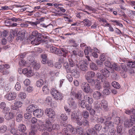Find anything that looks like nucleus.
Wrapping results in <instances>:
<instances>
[{
	"mask_svg": "<svg viewBox=\"0 0 135 135\" xmlns=\"http://www.w3.org/2000/svg\"><path fill=\"white\" fill-rule=\"evenodd\" d=\"M42 35L38 33L37 31H34L32 33V35L29 37V39L32 44L37 45L38 42L41 40Z\"/></svg>",
	"mask_w": 135,
	"mask_h": 135,
	"instance_id": "nucleus-1",
	"label": "nucleus"
},
{
	"mask_svg": "<svg viewBox=\"0 0 135 135\" xmlns=\"http://www.w3.org/2000/svg\"><path fill=\"white\" fill-rule=\"evenodd\" d=\"M52 125H51V123L50 118L46 119L45 120V124H42L39 125V129L45 130H47L49 132H53L54 129L52 128Z\"/></svg>",
	"mask_w": 135,
	"mask_h": 135,
	"instance_id": "nucleus-2",
	"label": "nucleus"
},
{
	"mask_svg": "<svg viewBox=\"0 0 135 135\" xmlns=\"http://www.w3.org/2000/svg\"><path fill=\"white\" fill-rule=\"evenodd\" d=\"M28 62L33 67V68L36 70L39 69L40 67V64L36 63L34 57L30 56L28 58Z\"/></svg>",
	"mask_w": 135,
	"mask_h": 135,
	"instance_id": "nucleus-3",
	"label": "nucleus"
},
{
	"mask_svg": "<svg viewBox=\"0 0 135 135\" xmlns=\"http://www.w3.org/2000/svg\"><path fill=\"white\" fill-rule=\"evenodd\" d=\"M86 80L90 85L94 86L97 90H99L101 89L102 87L100 84L94 79L90 78Z\"/></svg>",
	"mask_w": 135,
	"mask_h": 135,
	"instance_id": "nucleus-4",
	"label": "nucleus"
},
{
	"mask_svg": "<svg viewBox=\"0 0 135 135\" xmlns=\"http://www.w3.org/2000/svg\"><path fill=\"white\" fill-rule=\"evenodd\" d=\"M66 71L68 73H71L72 76L75 78H77L80 76V74L76 69L71 68L68 66H66Z\"/></svg>",
	"mask_w": 135,
	"mask_h": 135,
	"instance_id": "nucleus-5",
	"label": "nucleus"
},
{
	"mask_svg": "<svg viewBox=\"0 0 135 135\" xmlns=\"http://www.w3.org/2000/svg\"><path fill=\"white\" fill-rule=\"evenodd\" d=\"M51 93L56 99L60 100L62 99V94L55 89H52Z\"/></svg>",
	"mask_w": 135,
	"mask_h": 135,
	"instance_id": "nucleus-6",
	"label": "nucleus"
},
{
	"mask_svg": "<svg viewBox=\"0 0 135 135\" xmlns=\"http://www.w3.org/2000/svg\"><path fill=\"white\" fill-rule=\"evenodd\" d=\"M10 67L9 64H3L0 65V72L2 73L3 75H7L9 73L8 69Z\"/></svg>",
	"mask_w": 135,
	"mask_h": 135,
	"instance_id": "nucleus-7",
	"label": "nucleus"
},
{
	"mask_svg": "<svg viewBox=\"0 0 135 135\" xmlns=\"http://www.w3.org/2000/svg\"><path fill=\"white\" fill-rule=\"evenodd\" d=\"M10 67L9 64H3L0 65V72L2 73L3 75H7L9 73L8 69Z\"/></svg>",
	"mask_w": 135,
	"mask_h": 135,
	"instance_id": "nucleus-8",
	"label": "nucleus"
},
{
	"mask_svg": "<svg viewBox=\"0 0 135 135\" xmlns=\"http://www.w3.org/2000/svg\"><path fill=\"white\" fill-rule=\"evenodd\" d=\"M135 118L134 116L131 117V119L125 120L124 124L125 127L127 128L132 126L134 122Z\"/></svg>",
	"mask_w": 135,
	"mask_h": 135,
	"instance_id": "nucleus-9",
	"label": "nucleus"
},
{
	"mask_svg": "<svg viewBox=\"0 0 135 135\" xmlns=\"http://www.w3.org/2000/svg\"><path fill=\"white\" fill-rule=\"evenodd\" d=\"M81 88L85 93H88L90 92L91 93L93 91L92 89H90L89 84L86 83H83L81 85Z\"/></svg>",
	"mask_w": 135,
	"mask_h": 135,
	"instance_id": "nucleus-10",
	"label": "nucleus"
},
{
	"mask_svg": "<svg viewBox=\"0 0 135 135\" xmlns=\"http://www.w3.org/2000/svg\"><path fill=\"white\" fill-rule=\"evenodd\" d=\"M45 112L47 115L50 118H54L55 116V111L51 108H47L45 110Z\"/></svg>",
	"mask_w": 135,
	"mask_h": 135,
	"instance_id": "nucleus-11",
	"label": "nucleus"
},
{
	"mask_svg": "<svg viewBox=\"0 0 135 135\" xmlns=\"http://www.w3.org/2000/svg\"><path fill=\"white\" fill-rule=\"evenodd\" d=\"M16 94L15 92H9L5 95V97L9 101L14 100L16 98Z\"/></svg>",
	"mask_w": 135,
	"mask_h": 135,
	"instance_id": "nucleus-12",
	"label": "nucleus"
},
{
	"mask_svg": "<svg viewBox=\"0 0 135 135\" xmlns=\"http://www.w3.org/2000/svg\"><path fill=\"white\" fill-rule=\"evenodd\" d=\"M83 55L84 52H83L76 48L75 49V50L72 51L71 57L73 55L75 56H76L78 55L79 56L81 57L83 56Z\"/></svg>",
	"mask_w": 135,
	"mask_h": 135,
	"instance_id": "nucleus-13",
	"label": "nucleus"
},
{
	"mask_svg": "<svg viewBox=\"0 0 135 135\" xmlns=\"http://www.w3.org/2000/svg\"><path fill=\"white\" fill-rule=\"evenodd\" d=\"M39 129V125L37 126L35 125L32 126L29 135H35L38 129L39 131H42L41 130H40Z\"/></svg>",
	"mask_w": 135,
	"mask_h": 135,
	"instance_id": "nucleus-14",
	"label": "nucleus"
},
{
	"mask_svg": "<svg viewBox=\"0 0 135 135\" xmlns=\"http://www.w3.org/2000/svg\"><path fill=\"white\" fill-rule=\"evenodd\" d=\"M81 91H79L77 93H76L74 91H72L70 93L71 96H73L75 97V98L76 99H78V101H80L81 100L82 94Z\"/></svg>",
	"mask_w": 135,
	"mask_h": 135,
	"instance_id": "nucleus-15",
	"label": "nucleus"
},
{
	"mask_svg": "<svg viewBox=\"0 0 135 135\" xmlns=\"http://www.w3.org/2000/svg\"><path fill=\"white\" fill-rule=\"evenodd\" d=\"M95 74L94 72L93 71H88L86 72L85 75L86 79L92 78L94 77Z\"/></svg>",
	"mask_w": 135,
	"mask_h": 135,
	"instance_id": "nucleus-16",
	"label": "nucleus"
},
{
	"mask_svg": "<svg viewBox=\"0 0 135 135\" xmlns=\"http://www.w3.org/2000/svg\"><path fill=\"white\" fill-rule=\"evenodd\" d=\"M43 114V111L41 109H36L33 113L34 116L39 118L41 117Z\"/></svg>",
	"mask_w": 135,
	"mask_h": 135,
	"instance_id": "nucleus-17",
	"label": "nucleus"
},
{
	"mask_svg": "<svg viewBox=\"0 0 135 135\" xmlns=\"http://www.w3.org/2000/svg\"><path fill=\"white\" fill-rule=\"evenodd\" d=\"M88 64V61H84L79 65V68L81 70L83 71H86L88 70V67L86 65Z\"/></svg>",
	"mask_w": 135,
	"mask_h": 135,
	"instance_id": "nucleus-18",
	"label": "nucleus"
},
{
	"mask_svg": "<svg viewBox=\"0 0 135 135\" xmlns=\"http://www.w3.org/2000/svg\"><path fill=\"white\" fill-rule=\"evenodd\" d=\"M69 63H66L64 64V66L66 69V66L70 67L71 68H73V67L75 65V64L72 59H69Z\"/></svg>",
	"mask_w": 135,
	"mask_h": 135,
	"instance_id": "nucleus-19",
	"label": "nucleus"
},
{
	"mask_svg": "<svg viewBox=\"0 0 135 135\" xmlns=\"http://www.w3.org/2000/svg\"><path fill=\"white\" fill-rule=\"evenodd\" d=\"M100 72L105 78L109 77L110 75L109 71L106 69L104 68L100 70Z\"/></svg>",
	"mask_w": 135,
	"mask_h": 135,
	"instance_id": "nucleus-20",
	"label": "nucleus"
},
{
	"mask_svg": "<svg viewBox=\"0 0 135 135\" xmlns=\"http://www.w3.org/2000/svg\"><path fill=\"white\" fill-rule=\"evenodd\" d=\"M25 31H19L17 34L18 37L19 39L21 40H22L25 37Z\"/></svg>",
	"mask_w": 135,
	"mask_h": 135,
	"instance_id": "nucleus-21",
	"label": "nucleus"
},
{
	"mask_svg": "<svg viewBox=\"0 0 135 135\" xmlns=\"http://www.w3.org/2000/svg\"><path fill=\"white\" fill-rule=\"evenodd\" d=\"M101 96V93L100 92L98 91L94 92L93 95V98L97 100L100 99Z\"/></svg>",
	"mask_w": 135,
	"mask_h": 135,
	"instance_id": "nucleus-22",
	"label": "nucleus"
},
{
	"mask_svg": "<svg viewBox=\"0 0 135 135\" xmlns=\"http://www.w3.org/2000/svg\"><path fill=\"white\" fill-rule=\"evenodd\" d=\"M88 135H93L97 134V131L93 128H91L87 130L86 131V133Z\"/></svg>",
	"mask_w": 135,
	"mask_h": 135,
	"instance_id": "nucleus-23",
	"label": "nucleus"
},
{
	"mask_svg": "<svg viewBox=\"0 0 135 135\" xmlns=\"http://www.w3.org/2000/svg\"><path fill=\"white\" fill-rule=\"evenodd\" d=\"M14 117V114L13 112L11 111L8 113H7L4 116V118L7 120H10L13 118Z\"/></svg>",
	"mask_w": 135,
	"mask_h": 135,
	"instance_id": "nucleus-24",
	"label": "nucleus"
},
{
	"mask_svg": "<svg viewBox=\"0 0 135 135\" xmlns=\"http://www.w3.org/2000/svg\"><path fill=\"white\" fill-rule=\"evenodd\" d=\"M36 108L34 105L32 104L28 106L26 108V110L28 112L32 113L35 111Z\"/></svg>",
	"mask_w": 135,
	"mask_h": 135,
	"instance_id": "nucleus-25",
	"label": "nucleus"
},
{
	"mask_svg": "<svg viewBox=\"0 0 135 135\" xmlns=\"http://www.w3.org/2000/svg\"><path fill=\"white\" fill-rule=\"evenodd\" d=\"M101 105L105 109V110H107L108 108V103L104 99L102 100L101 101Z\"/></svg>",
	"mask_w": 135,
	"mask_h": 135,
	"instance_id": "nucleus-26",
	"label": "nucleus"
},
{
	"mask_svg": "<svg viewBox=\"0 0 135 135\" xmlns=\"http://www.w3.org/2000/svg\"><path fill=\"white\" fill-rule=\"evenodd\" d=\"M18 130L22 133L24 132L26 129V127L23 124H20L19 125L18 127Z\"/></svg>",
	"mask_w": 135,
	"mask_h": 135,
	"instance_id": "nucleus-27",
	"label": "nucleus"
},
{
	"mask_svg": "<svg viewBox=\"0 0 135 135\" xmlns=\"http://www.w3.org/2000/svg\"><path fill=\"white\" fill-rule=\"evenodd\" d=\"M83 20L84 21H83L82 22H83V24L85 26L89 27L92 24L91 21H89L88 19H84Z\"/></svg>",
	"mask_w": 135,
	"mask_h": 135,
	"instance_id": "nucleus-28",
	"label": "nucleus"
},
{
	"mask_svg": "<svg viewBox=\"0 0 135 135\" xmlns=\"http://www.w3.org/2000/svg\"><path fill=\"white\" fill-rule=\"evenodd\" d=\"M112 85L113 87L116 89H119L120 88V85L115 81H113L112 83Z\"/></svg>",
	"mask_w": 135,
	"mask_h": 135,
	"instance_id": "nucleus-29",
	"label": "nucleus"
},
{
	"mask_svg": "<svg viewBox=\"0 0 135 135\" xmlns=\"http://www.w3.org/2000/svg\"><path fill=\"white\" fill-rule=\"evenodd\" d=\"M90 67L91 69L94 70H97L98 69V68L96 64L92 62L90 63Z\"/></svg>",
	"mask_w": 135,
	"mask_h": 135,
	"instance_id": "nucleus-30",
	"label": "nucleus"
},
{
	"mask_svg": "<svg viewBox=\"0 0 135 135\" xmlns=\"http://www.w3.org/2000/svg\"><path fill=\"white\" fill-rule=\"evenodd\" d=\"M7 130V127L5 125H2L0 127V132L4 133Z\"/></svg>",
	"mask_w": 135,
	"mask_h": 135,
	"instance_id": "nucleus-31",
	"label": "nucleus"
},
{
	"mask_svg": "<svg viewBox=\"0 0 135 135\" xmlns=\"http://www.w3.org/2000/svg\"><path fill=\"white\" fill-rule=\"evenodd\" d=\"M69 131L71 133L73 134H75L77 133L76 129L74 128L71 125H69Z\"/></svg>",
	"mask_w": 135,
	"mask_h": 135,
	"instance_id": "nucleus-32",
	"label": "nucleus"
},
{
	"mask_svg": "<svg viewBox=\"0 0 135 135\" xmlns=\"http://www.w3.org/2000/svg\"><path fill=\"white\" fill-rule=\"evenodd\" d=\"M44 83V81L42 79H40L37 81L36 85L37 87H40L42 86Z\"/></svg>",
	"mask_w": 135,
	"mask_h": 135,
	"instance_id": "nucleus-33",
	"label": "nucleus"
},
{
	"mask_svg": "<svg viewBox=\"0 0 135 135\" xmlns=\"http://www.w3.org/2000/svg\"><path fill=\"white\" fill-rule=\"evenodd\" d=\"M78 103L80 104V106L81 108H84L86 107V104L85 103V101L84 100H81V102L80 101H78Z\"/></svg>",
	"mask_w": 135,
	"mask_h": 135,
	"instance_id": "nucleus-34",
	"label": "nucleus"
},
{
	"mask_svg": "<svg viewBox=\"0 0 135 135\" xmlns=\"http://www.w3.org/2000/svg\"><path fill=\"white\" fill-rule=\"evenodd\" d=\"M17 130L14 128H12L10 130V132L13 135H20V134L17 132Z\"/></svg>",
	"mask_w": 135,
	"mask_h": 135,
	"instance_id": "nucleus-35",
	"label": "nucleus"
},
{
	"mask_svg": "<svg viewBox=\"0 0 135 135\" xmlns=\"http://www.w3.org/2000/svg\"><path fill=\"white\" fill-rule=\"evenodd\" d=\"M82 114L83 117L86 119L88 118L89 115L88 112L87 110H85L83 111Z\"/></svg>",
	"mask_w": 135,
	"mask_h": 135,
	"instance_id": "nucleus-36",
	"label": "nucleus"
},
{
	"mask_svg": "<svg viewBox=\"0 0 135 135\" xmlns=\"http://www.w3.org/2000/svg\"><path fill=\"white\" fill-rule=\"evenodd\" d=\"M62 56H64L66 57L67 55L68 54L69 52L66 49L64 48H62Z\"/></svg>",
	"mask_w": 135,
	"mask_h": 135,
	"instance_id": "nucleus-37",
	"label": "nucleus"
},
{
	"mask_svg": "<svg viewBox=\"0 0 135 135\" xmlns=\"http://www.w3.org/2000/svg\"><path fill=\"white\" fill-rule=\"evenodd\" d=\"M96 75L97 79H100L102 80V81H103L104 76L102 73H98L96 74Z\"/></svg>",
	"mask_w": 135,
	"mask_h": 135,
	"instance_id": "nucleus-38",
	"label": "nucleus"
},
{
	"mask_svg": "<svg viewBox=\"0 0 135 135\" xmlns=\"http://www.w3.org/2000/svg\"><path fill=\"white\" fill-rule=\"evenodd\" d=\"M26 96V93L24 92H20L18 94L19 97L22 99H25Z\"/></svg>",
	"mask_w": 135,
	"mask_h": 135,
	"instance_id": "nucleus-39",
	"label": "nucleus"
},
{
	"mask_svg": "<svg viewBox=\"0 0 135 135\" xmlns=\"http://www.w3.org/2000/svg\"><path fill=\"white\" fill-rule=\"evenodd\" d=\"M76 130L81 135L84 133V129L81 127H77L76 128Z\"/></svg>",
	"mask_w": 135,
	"mask_h": 135,
	"instance_id": "nucleus-40",
	"label": "nucleus"
},
{
	"mask_svg": "<svg viewBox=\"0 0 135 135\" xmlns=\"http://www.w3.org/2000/svg\"><path fill=\"white\" fill-rule=\"evenodd\" d=\"M57 73V72H56V73L53 71L50 70L49 72L48 75L50 78H52Z\"/></svg>",
	"mask_w": 135,
	"mask_h": 135,
	"instance_id": "nucleus-41",
	"label": "nucleus"
},
{
	"mask_svg": "<svg viewBox=\"0 0 135 135\" xmlns=\"http://www.w3.org/2000/svg\"><path fill=\"white\" fill-rule=\"evenodd\" d=\"M23 118L22 114H19L17 116L16 119L18 122H20L22 120Z\"/></svg>",
	"mask_w": 135,
	"mask_h": 135,
	"instance_id": "nucleus-42",
	"label": "nucleus"
},
{
	"mask_svg": "<svg viewBox=\"0 0 135 135\" xmlns=\"http://www.w3.org/2000/svg\"><path fill=\"white\" fill-rule=\"evenodd\" d=\"M115 132V130L113 128H111L109 129L108 134V135H114Z\"/></svg>",
	"mask_w": 135,
	"mask_h": 135,
	"instance_id": "nucleus-43",
	"label": "nucleus"
},
{
	"mask_svg": "<svg viewBox=\"0 0 135 135\" xmlns=\"http://www.w3.org/2000/svg\"><path fill=\"white\" fill-rule=\"evenodd\" d=\"M77 118L75 119L76 123L79 125L81 126L82 125V122L81 121V119H80L79 118V115H76Z\"/></svg>",
	"mask_w": 135,
	"mask_h": 135,
	"instance_id": "nucleus-44",
	"label": "nucleus"
},
{
	"mask_svg": "<svg viewBox=\"0 0 135 135\" xmlns=\"http://www.w3.org/2000/svg\"><path fill=\"white\" fill-rule=\"evenodd\" d=\"M110 128L109 127V126L106 125V123H105V126L103 127L102 130L104 132L106 133L107 132Z\"/></svg>",
	"mask_w": 135,
	"mask_h": 135,
	"instance_id": "nucleus-45",
	"label": "nucleus"
},
{
	"mask_svg": "<svg viewBox=\"0 0 135 135\" xmlns=\"http://www.w3.org/2000/svg\"><path fill=\"white\" fill-rule=\"evenodd\" d=\"M26 64V62L24 60L21 59L19 62V65L21 66H24Z\"/></svg>",
	"mask_w": 135,
	"mask_h": 135,
	"instance_id": "nucleus-46",
	"label": "nucleus"
},
{
	"mask_svg": "<svg viewBox=\"0 0 135 135\" xmlns=\"http://www.w3.org/2000/svg\"><path fill=\"white\" fill-rule=\"evenodd\" d=\"M26 22L27 23L31 24L32 26H36L37 24H38L40 23V22L39 21H36L35 22H32V21H26Z\"/></svg>",
	"mask_w": 135,
	"mask_h": 135,
	"instance_id": "nucleus-47",
	"label": "nucleus"
},
{
	"mask_svg": "<svg viewBox=\"0 0 135 135\" xmlns=\"http://www.w3.org/2000/svg\"><path fill=\"white\" fill-rule=\"evenodd\" d=\"M75 112L74 111L71 114V118L73 120H75L77 118L76 115H77V114L76 113L75 114Z\"/></svg>",
	"mask_w": 135,
	"mask_h": 135,
	"instance_id": "nucleus-48",
	"label": "nucleus"
},
{
	"mask_svg": "<svg viewBox=\"0 0 135 135\" xmlns=\"http://www.w3.org/2000/svg\"><path fill=\"white\" fill-rule=\"evenodd\" d=\"M14 104L16 105L18 108L21 107L22 105V103L20 101H15L14 103Z\"/></svg>",
	"mask_w": 135,
	"mask_h": 135,
	"instance_id": "nucleus-49",
	"label": "nucleus"
},
{
	"mask_svg": "<svg viewBox=\"0 0 135 135\" xmlns=\"http://www.w3.org/2000/svg\"><path fill=\"white\" fill-rule=\"evenodd\" d=\"M123 127L121 126H118L117 127V132L119 134H121L122 133Z\"/></svg>",
	"mask_w": 135,
	"mask_h": 135,
	"instance_id": "nucleus-50",
	"label": "nucleus"
},
{
	"mask_svg": "<svg viewBox=\"0 0 135 135\" xmlns=\"http://www.w3.org/2000/svg\"><path fill=\"white\" fill-rule=\"evenodd\" d=\"M24 90L27 92H31L33 90V87L30 86L28 87L26 86L24 88Z\"/></svg>",
	"mask_w": 135,
	"mask_h": 135,
	"instance_id": "nucleus-51",
	"label": "nucleus"
},
{
	"mask_svg": "<svg viewBox=\"0 0 135 135\" xmlns=\"http://www.w3.org/2000/svg\"><path fill=\"white\" fill-rule=\"evenodd\" d=\"M43 27L46 28L48 30L50 31L52 30L53 28V25L50 24L46 26L44 25Z\"/></svg>",
	"mask_w": 135,
	"mask_h": 135,
	"instance_id": "nucleus-52",
	"label": "nucleus"
},
{
	"mask_svg": "<svg viewBox=\"0 0 135 135\" xmlns=\"http://www.w3.org/2000/svg\"><path fill=\"white\" fill-rule=\"evenodd\" d=\"M105 66L109 68H112L113 67V64H112L110 62L107 61L105 62Z\"/></svg>",
	"mask_w": 135,
	"mask_h": 135,
	"instance_id": "nucleus-53",
	"label": "nucleus"
},
{
	"mask_svg": "<svg viewBox=\"0 0 135 135\" xmlns=\"http://www.w3.org/2000/svg\"><path fill=\"white\" fill-rule=\"evenodd\" d=\"M82 123V124L84 126H89V121L86 119H84Z\"/></svg>",
	"mask_w": 135,
	"mask_h": 135,
	"instance_id": "nucleus-54",
	"label": "nucleus"
},
{
	"mask_svg": "<svg viewBox=\"0 0 135 135\" xmlns=\"http://www.w3.org/2000/svg\"><path fill=\"white\" fill-rule=\"evenodd\" d=\"M60 118L63 120L65 121L67 119L68 117L66 114H62L60 116Z\"/></svg>",
	"mask_w": 135,
	"mask_h": 135,
	"instance_id": "nucleus-55",
	"label": "nucleus"
},
{
	"mask_svg": "<svg viewBox=\"0 0 135 135\" xmlns=\"http://www.w3.org/2000/svg\"><path fill=\"white\" fill-rule=\"evenodd\" d=\"M94 128L95 129V130L97 132V131H99L101 129L102 126L100 124H96Z\"/></svg>",
	"mask_w": 135,
	"mask_h": 135,
	"instance_id": "nucleus-56",
	"label": "nucleus"
},
{
	"mask_svg": "<svg viewBox=\"0 0 135 135\" xmlns=\"http://www.w3.org/2000/svg\"><path fill=\"white\" fill-rule=\"evenodd\" d=\"M94 105L95 108L96 109H98L100 108V105L99 103H98V101H95L94 103Z\"/></svg>",
	"mask_w": 135,
	"mask_h": 135,
	"instance_id": "nucleus-57",
	"label": "nucleus"
},
{
	"mask_svg": "<svg viewBox=\"0 0 135 135\" xmlns=\"http://www.w3.org/2000/svg\"><path fill=\"white\" fill-rule=\"evenodd\" d=\"M42 91L45 93H47L49 91V89L46 85L44 86L42 88Z\"/></svg>",
	"mask_w": 135,
	"mask_h": 135,
	"instance_id": "nucleus-58",
	"label": "nucleus"
},
{
	"mask_svg": "<svg viewBox=\"0 0 135 135\" xmlns=\"http://www.w3.org/2000/svg\"><path fill=\"white\" fill-rule=\"evenodd\" d=\"M21 88L20 84L19 83L17 82L15 86V89L17 91H19L20 89Z\"/></svg>",
	"mask_w": 135,
	"mask_h": 135,
	"instance_id": "nucleus-59",
	"label": "nucleus"
},
{
	"mask_svg": "<svg viewBox=\"0 0 135 135\" xmlns=\"http://www.w3.org/2000/svg\"><path fill=\"white\" fill-rule=\"evenodd\" d=\"M129 133L130 135H133L135 134V128H133L129 130Z\"/></svg>",
	"mask_w": 135,
	"mask_h": 135,
	"instance_id": "nucleus-60",
	"label": "nucleus"
},
{
	"mask_svg": "<svg viewBox=\"0 0 135 135\" xmlns=\"http://www.w3.org/2000/svg\"><path fill=\"white\" fill-rule=\"evenodd\" d=\"M57 48L55 47L51 46L50 47V51L52 53H55Z\"/></svg>",
	"mask_w": 135,
	"mask_h": 135,
	"instance_id": "nucleus-61",
	"label": "nucleus"
},
{
	"mask_svg": "<svg viewBox=\"0 0 135 135\" xmlns=\"http://www.w3.org/2000/svg\"><path fill=\"white\" fill-rule=\"evenodd\" d=\"M114 123L116 124H118L120 122V118L118 117H116L114 119Z\"/></svg>",
	"mask_w": 135,
	"mask_h": 135,
	"instance_id": "nucleus-62",
	"label": "nucleus"
},
{
	"mask_svg": "<svg viewBox=\"0 0 135 135\" xmlns=\"http://www.w3.org/2000/svg\"><path fill=\"white\" fill-rule=\"evenodd\" d=\"M52 128L54 129V130H58L59 129L60 126L59 125L56 124H54L52 125Z\"/></svg>",
	"mask_w": 135,
	"mask_h": 135,
	"instance_id": "nucleus-63",
	"label": "nucleus"
},
{
	"mask_svg": "<svg viewBox=\"0 0 135 135\" xmlns=\"http://www.w3.org/2000/svg\"><path fill=\"white\" fill-rule=\"evenodd\" d=\"M65 57L62 56L60 57L59 59V61L60 63H64L65 62Z\"/></svg>",
	"mask_w": 135,
	"mask_h": 135,
	"instance_id": "nucleus-64",
	"label": "nucleus"
}]
</instances>
